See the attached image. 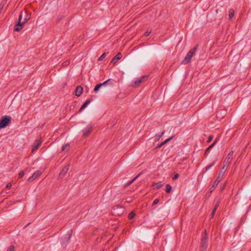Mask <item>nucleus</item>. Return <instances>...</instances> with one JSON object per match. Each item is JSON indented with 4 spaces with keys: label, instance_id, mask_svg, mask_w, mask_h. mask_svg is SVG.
Wrapping results in <instances>:
<instances>
[{
    "label": "nucleus",
    "instance_id": "1",
    "mask_svg": "<svg viewBox=\"0 0 251 251\" xmlns=\"http://www.w3.org/2000/svg\"><path fill=\"white\" fill-rule=\"evenodd\" d=\"M197 47H196L194 49L191 50L188 52V53H187V54L185 58H184V59L182 62V63L183 64H186L188 63L190 61L192 57L194 55V54H195V52H196V51L197 50Z\"/></svg>",
    "mask_w": 251,
    "mask_h": 251
},
{
    "label": "nucleus",
    "instance_id": "2",
    "mask_svg": "<svg viewBox=\"0 0 251 251\" xmlns=\"http://www.w3.org/2000/svg\"><path fill=\"white\" fill-rule=\"evenodd\" d=\"M11 118L9 116H3L0 120V128L6 127L10 123Z\"/></svg>",
    "mask_w": 251,
    "mask_h": 251
},
{
    "label": "nucleus",
    "instance_id": "3",
    "mask_svg": "<svg viewBox=\"0 0 251 251\" xmlns=\"http://www.w3.org/2000/svg\"><path fill=\"white\" fill-rule=\"evenodd\" d=\"M224 173L225 172L223 171H221V172H220L218 177L216 178V179L215 180L213 183V186L210 188L211 191H213L214 189L217 186L221 179V178L224 175Z\"/></svg>",
    "mask_w": 251,
    "mask_h": 251
},
{
    "label": "nucleus",
    "instance_id": "4",
    "mask_svg": "<svg viewBox=\"0 0 251 251\" xmlns=\"http://www.w3.org/2000/svg\"><path fill=\"white\" fill-rule=\"evenodd\" d=\"M22 14L21 13L19 17L18 23L16 25L15 28H14V30L16 31H20L23 28V26H24V24L23 22H22Z\"/></svg>",
    "mask_w": 251,
    "mask_h": 251
},
{
    "label": "nucleus",
    "instance_id": "5",
    "mask_svg": "<svg viewBox=\"0 0 251 251\" xmlns=\"http://www.w3.org/2000/svg\"><path fill=\"white\" fill-rule=\"evenodd\" d=\"M42 140L41 139H38L36 140L35 142L34 143V144L32 146V152H34V151H36L37 149L39 148V147L40 146V145L42 144Z\"/></svg>",
    "mask_w": 251,
    "mask_h": 251
},
{
    "label": "nucleus",
    "instance_id": "6",
    "mask_svg": "<svg viewBox=\"0 0 251 251\" xmlns=\"http://www.w3.org/2000/svg\"><path fill=\"white\" fill-rule=\"evenodd\" d=\"M42 173L39 171H36L32 176L28 178V181L31 182L41 175Z\"/></svg>",
    "mask_w": 251,
    "mask_h": 251
},
{
    "label": "nucleus",
    "instance_id": "7",
    "mask_svg": "<svg viewBox=\"0 0 251 251\" xmlns=\"http://www.w3.org/2000/svg\"><path fill=\"white\" fill-rule=\"evenodd\" d=\"M107 84H111L110 79H108V80L104 81V82H103L102 83H100V84H97L95 86V87L94 88V91L95 92H97V91H98L100 89V88L101 87V86L105 85Z\"/></svg>",
    "mask_w": 251,
    "mask_h": 251
},
{
    "label": "nucleus",
    "instance_id": "8",
    "mask_svg": "<svg viewBox=\"0 0 251 251\" xmlns=\"http://www.w3.org/2000/svg\"><path fill=\"white\" fill-rule=\"evenodd\" d=\"M92 129V126L91 125H89L85 128L83 131V136L86 137L88 136L91 132Z\"/></svg>",
    "mask_w": 251,
    "mask_h": 251
},
{
    "label": "nucleus",
    "instance_id": "9",
    "mask_svg": "<svg viewBox=\"0 0 251 251\" xmlns=\"http://www.w3.org/2000/svg\"><path fill=\"white\" fill-rule=\"evenodd\" d=\"M69 169V165H67L65 166H64L62 170V171L60 173V175H59L60 176H62V177L64 176L66 174V173L68 172Z\"/></svg>",
    "mask_w": 251,
    "mask_h": 251
},
{
    "label": "nucleus",
    "instance_id": "10",
    "mask_svg": "<svg viewBox=\"0 0 251 251\" xmlns=\"http://www.w3.org/2000/svg\"><path fill=\"white\" fill-rule=\"evenodd\" d=\"M122 57V54L120 53H118L112 60L111 61V63L113 64H115L118 60L121 59Z\"/></svg>",
    "mask_w": 251,
    "mask_h": 251
},
{
    "label": "nucleus",
    "instance_id": "11",
    "mask_svg": "<svg viewBox=\"0 0 251 251\" xmlns=\"http://www.w3.org/2000/svg\"><path fill=\"white\" fill-rule=\"evenodd\" d=\"M146 76H142V77L139 78L138 80H136L134 82V84L132 85V86H138L139 84H140L143 81L144 79L146 78Z\"/></svg>",
    "mask_w": 251,
    "mask_h": 251
},
{
    "label": "nucleus",
    "instance_id": "12",
    "mask_svg": "<svg viewBox=\"0 0 251 251\" xmlns=\"http://www.w3.org/2000/svg\"><path fill=\"white\" fill-rule=\"evenodd\" d=\"M83 88L80 86H78L76 87L75 89V95L77 97H79L81 95L82 93Z\"/></svg>",
    "mask_w": 251,
    "mask_h": 251
},
{
    "label": "nucleus",
    "instance_id": "13",
    "mask_svg": "<svg viewBox=\"0 0 251 251\" xmlns=\"http://www.w3.org/2000/svg\"><path fill=\"white\" fill-rule=\"evenodd\" d=\"M69 150H70V145L69 144H65L63 146L62 151L66 152H68L69 151Z\"/></svg>",
    "mask_w": 251,
    "mask_h": 251
},
{
    "label": "nucleus",
    "instance_id": "14",
    "mask_svg": "<svg viewBox=\"0 0 251 251\" xmlns=\"http://www.w3.org/2000/svg\"><path fill=\"white\" fill-rule=\"evenodd\" d=\"M217 142V139L215 140L214 142L206 150L204 153L205 154H207L210 151V150H211L214 147V146L216 144Z\"/></svg>",
    "mask_w": 251,
    "mask_h": 251
},
{
    "label": "nucleus",
    "instance_id": "15",
    "mask_svg": "<svg viewBox=\"0 0 251 251\" xmlns=\"http://www.w3.org/2000/svg\"><path fill=\"white\" fill-rule=\"evenodd\" d=\"M207 236L206 231L202 234L201 242H207Z\"/></svg>",
    "mask_w": 251,
    "mask_h": 251
},
{
    "label": "nucleus",
    "instance_id": "16",
    "mask_svg": "<svg viewBox=\"0 0 251 251\" xmlns=\"http://www.w3.org/2000/svg\"><path fill=\"white\" fill-rule=\"evenodd\" d=\"M91 102V100H87L81 106V107H80V111H81L83 109H84L86 107V106L89 104Z\"/></svg>",
    "mask_w": 251,
    "mask_h": 251
},
{
    "label": "nucleus",
    "instance_id": "17",
    "mask_svg": "<svg viewBox=\"0 0 251 251\" xmlns=\"http://www.w3.org/2000/svg\"><path fill=\"white\" fill-rule=\"evenodd\" d=\"M228 13H229L228 18L229 20H231L232 19V18L234 17V10L232 9H230L229 10Z\"/></svg>",
    "mask_w": 251,
    "mask_h": 251
},
{
    "label": "nucleus",
    "instance_id": "18",
    "mask_svg": "<svg viewBox=\"0 0 251 251\" xmlns=\"http://www.w3.org/2000/svg\"><path fill=\"white\" fill-rule=\"evenodd\" d=\"M207 249V242H201V251H205Z\"/></svg>",
    "mask_w": 251,
    "mask_h": 251
},
{
    "label": "nucleus",
    "instance_id": "19",
    "mask_svg": "<svg viewBox=\"0 0 251 251\" xmlns=\"http://www.w3.org/2000/svg\"><path fill=\"white\" fill-rule=\"evenodd\" d=\"M233 151H230L228 154L227 157L226 158L225 161H226V162H228L229 161L231 157L233 156Z\"/></svg>",
    "mask_w": 251,
    "mask_h": 251
},
{
    "label": "nucleus",
    "instance_id": "20",
    "mask_svg": "<svg viewBox=\"0 0 251 251\" xmlns=\"http://www.w3.org/2000/svg\"><path fill=\"white\" fill-rule=\"evenodd\" d=\"M163 186L161 182L154 183L153 185V189H159Z\"/></svg>",
    "mask_w": 251,
    "mask_h": 251
},
{
    "label": "nucleus",
    "instance_id": "21",
    "mask_svg": "<svg viewBox=\"0 0 251 251\" xmlns=\"http://www.w3.org/2000/svg\"><path fill=\"white\" fill-rule=\"evenodd\" d=\"M163 134H164V132H162L160 134L156 135L155 137V141H158Z\"/></svg>",
    "mask_w": 251,
    "mask_h": 251
},
{
    "label": "nucleus",
    "instance_id": "22",
    "mask_svg": "<svg viewBox=\"0 0 251 251\" xmlns=\"http://www.w3.org/2000/svg\"><path fill=\"white\" fill-rule=\"evenodd\" d=\"M171 189L172 187L169 184L166 185V191L167 193H170L171 191Z\"/></svg>",
    "mask_w": 251,
    "mask_h": 251
},
{
    "label": "nucleus",
    "instance_id": "23",
    "mask_svg": "<svg viewBox=\"0 0 251 251\" xmlns=\"http://www.w3.org/2000/svg\"><path fill=\"white\" fill-rule=\"evenodd\" d=\"M6 251H15V247L13 245L10 246L7 248Z\"/></svg>",
    "mask_w": 251,
    "mask_h": 251
},
{
    "label": "nucleus",
    "instance_id": "24",
    "mask_svg": "<svg viewBox=\"0 0 251 251\" xmlns=\"http://www.w3.org/2000/svg\"><path fill=\"white\" fill-rule=\"evenodd\" d=\"M29 19H30V16L26 15L25 18L24 20L22 22L24 23V24H25L29 20Z\"/></svg>",
    "mask_w": 251,
    "mask_h": 251
},
{
    "label": "nucleus",
    "instance_id": "25",
    "mask_svg": "<svg viewBox=\"0 0 251 251\" xmlns=\"http://www.w3.org/2000/svg\"><path fill=\"white\" fill-rule=\"evenodd\" d=\"M106 56V53H103L99 58V61H102L103 58Z\"/></svg>",
    "mask_w": 251,
    "mask_h": 251
},
{
    "label": "nucleus",
    "instance_id": "26",
    "mask_svg": "<svg viewBox=\"0 0 251 251\" xmlns=\"http://www.w3.org/2000/svg\"><path fill=\"white\" fill-rule=\"evenodd\" d=\"M25 175V173L24 171H21L19 174V177L22 178Z\"/></svg>",
    "mask_w": 251,
    "mask_h": 251
},
{
    "label": "nucleus",
    "instance_id": "27",
    "mask_svg": "<svg viewBox=\"0 0 251 251\" xmlns=\"http://www.w3.org/2000/svg\"><path fill=\"white\" fill-rule=\"evenodd\" d=\"M135 216V213L133 212L130 213L128 215V218L129 219H132Z\"/></svg>",
    "mask_w": 251,
    "mask_h": 251
},
{
    "label": "nucleus",
    "instance_id": "28",
    "mask_svg": "<svg viewBox=\"0 0 251 251\" xmlns=\"http://www.w3.org/2000/svg\"><path fill=\"white\" fill-rule=\"evenodd\" d=\"M214 164H215V162H213L212 164H211L210 165H208L207 167H206V171H208L210 168H211L214 165Z\"/></svg>",
    "mask_w": 251,
    "mask_h": 251
},
{
    "label": "nucleus",
    "instance_id": "29",
    "mask_svg": "<svg viewBox=\"0 0 251 251\" xmlns=\"http://www.w3.org/2000/svg\"><path fill=\"white\" fill-rule=\"evenodd\" d=\"M138 175L137 176H136L135 177H134L131 181H130V182H128V183L126 185L127 186L128 185H130L138 177Z\"/></svg>",
    "mask_w": 251,
    "mask_h": 251
},
{
    "label": "nucleus",
    "instance_id": "30",
    "mask_svg": "<svg viewBox=\"0 0 251 251\" xmlns=\"http://www.w3.org/2000/svg\"><path fill=\"white\" fill-rule=\"evenodd\" d=\"M213 138V136L212 135L210 136L207 140V142L210 143L212 141Z\"/></svg>",
    "mask_w": 251,
    "mask_h": 251
},
{
    "label": "nucleus",
    "instance_id": "31",
    "mask_svg": "<svg viewBox=\"0 0 251 251\" xmlns=\"http://www.w3.org/2000/svg\"><path fill=\"white\" fill-rule=\"evenodd\" d=\"M166 144V143H165V142H163L161 144L159 145L158 146H157V148H161L162 146H163L164 145Z\"/></svg>",
    "mask_w": 251,
    "mask_h": 251
},
{
    "label": "nucleus",
    "instance_id": "32",
    "mask_svg": "<svg viewBox=\"0 0 251 251\" xmlns=\"http://www.w3.org/2000/svg\"><path fill=\"white\" fill-rule=\"evenodd\" d=\"M158 202H159V200L158 199H155L153 201L152 204L153 205L156 204L157 203H158Z\"/></svg>",
    "mask_w": 251,
    "mask_h": 251
},
{
    "label": "nucleus",
    "instance_id": "33",
    "mask_svg": "<svg viewBox=\"0 0 251 251\" xmlns=\"http://www.w3.org/2000/svg\"><path fill=\"white\" fill-rule=\"evenodd\" d=\"M173 137H171L168 139H167V140H166L165 141H164L165 143L166 144L168 142H169L170 141H171L172 139H173Z\"/></svg>",
    "mask_w": 251,
    "mask_h": 251
},
{
    "label": "nucleus",
    "instance_id": "34",
    "mask_svg": "<svg viewBox=\"0 0 251 251\" xmlns=\"http://www.w3.org/2000/svg\"><path fill=\"white\" fill-rule=\"evenodd\" d=\"M151 32V31H149V30H147L146 31V32L145 33V36H148Z\"/></svg>",
    "mask_w": 251,
    "mask_h": 251
},
{
    "label": "nucleus",
    "instance_id": "35",
    "mask_svg": "<svg viewBox=\"0 0 251 251\" xmlns=\"http://www.w3.org/2000/svg\"><path fill=\"white\" fill-rule=\"evenodd\" d=\"M178 174H176L173 177V179H176L177 178H178Z\"/></svg>",
    "mask_w": 251,
    "mask_h": 251
},
{
    "label": "nucleus",
    "instance_id": "36",
    "mask_svg": "<svg viewBox=\"0 0 251 251\" xmlns=\"http://www.w3.org/2000/svg\"><path fill=\"white\" fill-rule=\"evenodd\" d=\"M12 186V184L10 183H8L6 185V188L8 189H10Z\"/></svg>",
    "mask_w": 251,
    "mask_h": 251
},
{
    "label": "nucleus",
    "instance_id": "37",
    "mask_svg": "<svg viewBox=\"0 0 251 251\" xmlns=\"http://www.w3.org/2000/svg\"><path fill=\"white\" fill-rule=\"evenodd\" d=\"M218 206H219V203H217V204L215 205V207H214V209H213V210H214V211H216V210H217V208L218 207Z\"/></svg>",
    "mask_w": 251,
    "mask_h": 251
},
{
    "label": "nucleus",
    "instance_id": "38",
    "mask_svg": "<svg viewBox=\"0 0 251 251\" xmlns=\"http://www.w3.org/2000/svg\"><path fill=\"white\" fill-rule=\"evenodd\" d=\"M216 211H214V210H213L211 214V218H213L214 216V214H215V212Z\"/></svg>",
    "mask_w": 251,
    "mask_h": 251
}]
</instances>
